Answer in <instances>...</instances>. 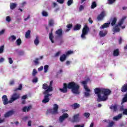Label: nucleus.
<instances>
[{
	"mask_svg": "<svg viewBox=\"0 0 127 127\" xmlns=\"http://www.w3.org/2000/svg\"><path fill=\"white\" fill-rule=\"evenodd\" d=\"M81 84L82 85H84V89L86 92H91V90L88 88V86H87V82L86 81H83L81 82Z\"/></svg>",
	"mask_w": 127,
	"mask_h": 127,
	"instance_id": "2eb2a0df",
	"label": "nucleus"
},
{
	"mask_svg": "<svg viewBox=\"0 0 127 127\" xmlns=\"http://www.w3.org/2000/svg\"><path fill=\"white\" fill-rule=\"evenodd\" d=\"M85 127V125L82 124V125H76L74 126V127Z\"/></svg>",
	"mask_w": 127,
	"mask_h": 127,
	"instance_id": "864d4df0",
	"label": "nucleus"
},
{
	"mask_svg": "<svg viewBox=\"0 0 127 127\" xmlns=\"http://www.w3.org/2000/svg\"><path fill=\"white\" fill-rule=\"evenodd\" d=\"M53 29H52V31L49 35V39L51 40L52 43H54V41L53 40V38H54V36H53V33H52Z\"/></svg>",
	"mask_w": 127,
	"mask_h": 127,
	"instance_id": "b1692460",
	"label": "nucleus"
},
{
	"mask_svg": "<svg viewBox=\"0 0 127 127\" xmlns=\"http://www.w3.org/2000/svg\"><path fill=\"white\" fill-rule=\"evenodd\" d=\"M16 3H11L10 4V7L11 9H14V8H15V7H16Z\"/></svg>",
	"mask_w": 127,
	"mask_h": 127,
	"instance_id": "2f4dec72",
	"label": "nucleus"
},
{
	"mask_svg": "<svg viewBox=\"0 0 127 127\" xmlns=\"http://www.w3.org/2000/svg\"><path fill=\"white\" fill-rule=\"evenodd\" d=\"M84 117H85V118H86V119H88V118H89V117H90V114L89 113L86 112L84 114Z\"/></svg>",
	"mask_w": 127,
	"mask_h": 127,
	"instance_id": "a18cd8bd",
	"label": "nucleus"
},
{
	"mask_svg": "<svg viewBox=\"0 0 127 127\" xmlns=\"http://www.w3.org/2000/svg\"><path fill=\"white\" fill-rule=\"evenodd\" d=\"M9 84L11 85H14V80H11L9 82Z\"/></svg>",
	"mask_w": 127,
	"mask_h": 127,
	"instance_id": "680f3d73",
	"label": "nucleus"
},
{
	"mask_svg": "<svg viewBox=\"0 0 127 127\" xmlns=\"http://www.w3.org/2000/svg\"><path fill=\"white\" fill-rule=\"evenodd\" d=\"M12 115H14V111L13 110H10L6 112L4 115V118H9V117H11Z\"/></svg>",
	"mask_w": 127,
	"mask_h": 127,
	"instance_id": "f8f14e48",
	"label": "nucleus"
},
{
	"mask_svg": "<svg viewBox=\"0 0 127 127\" xmlns=\"http://www.w3.org/2000/svg\"><path fill=\"white\" fill-rule=\"evenodd\" d=\"M28 126L31 127V121H29L28 122Z\"/></svg>",
	"mask_w": 127,
	"mask_h": 127,
	"instance_id": "338daca9",
	"label": "nucleus"
},
{
	"mask_svg": "<svg viewBox=\"0 0 127 127\" xmlns=\"http://www.w3.org/2000/svg\"><path fill=\"white\" fill-rule=\"evenodd\" d=\"M66 27L68 29H66V31L68 32V31H69L71 29V27H73V24H69L66 25Z\"/></svg>",
	"mask_w": 127,
	"mask_h": 127,
	"instance_id": "7c9ffc66",
	"label": "nucleus"
},
{
	"mask_svg": "<svg viewBox=\"0 0 127 127\" xmlns=\"http://www.w3.org/2000/svg\"><path fill=\"white\" fill-rule=\"evenodd\" d=\"M59 109V106H58V105L54 104L53 105V108L49 109L48 111V113H49L52 115H58V114H59V112H58Z\"/></svg>",
	"mask_w": 127,
	"mask_h": 127,
	"instance_id": "423d86ee",
	"label": "nucleus"
},
{
	"mask_svg": "<svg viewBox=\"0 0 127 127\" xmlns=\"http://www.w3.org/2000/svg\"><path fill=\"white\" fill-rule=\"evenodd\" d=\"M73 3V0H68L67 1V5L70 6Z\"/></svg>",
	"mask_w": 127,
	"mask_h": 127,
	"instance_id": "de8ad7c7",
	"label": "nucleus"
},
{
	"mask_svg": "<svg viewBox=\"0 0 127 127\" xmlns=\"http://www.w3.org/2000/svg\"><path fill=\"white\" fill-rule=\"evenodd\" d=\"M4 51V45H3L0 47V54H2Z\"/></svg>",
	"mask_w": 127,
	"mask_h": 127,
	"instance_id": "f704fd0d",
	"label": "nucleus"
},
{
	"mask_svg": "<svg viewBox=\"0 0 127 127\" xmlns=\"http://www.w3.org/2000/svg\"><path fill=\"white\" fill-rule=\"evenodd\" d=\"M90 92H84V95L85 96V97H89V96H90V93H89Z\"/></svg>",
	"mask_w": 127,
	"mask_h": 127,
	"instance_id": "6e6d98bb",
	"label": "nucleus"
},
{
	"mask_svg": "<svg viewBox=\"0 0 127 127\" xmlns=\"http://www.w3.org/2000/svg\"><path fill=\"white\" fill-rule=\"evenodd\" d=\"M88 21L90 23H91L92 24V23H93V20H92V19L91 18V17H89L88 19Z\"/></svg>",
	"mask_w": 127,
	"mask_h": 127,
	"instance_id": "e2e57ef3",
	"label": "nucleus"
},
{
	"mask_svg": "<svg viewBox=\"0 0 127 127\" xmlns=\"http://www.w3.org/2000/svg\"><path fill=\"white\" fill-rule=\"evenodd\" d=\"M42 13L43 16H45L46 17L48 16V13L46 11H43Z\"/></svg>",
	"mask_w": 127,
	"mask_h": 127,
	"instance_id": "a19ab883",
	"label": "nucleus"
},
{
	"mask_svg": "<svg viewBox=\"0 0 127 127\" xmlns=\"http://www.w3.org/2000/svg\"><path fill=\"white\" fill-rule=\"evenodd\" d=\"M55 34L58 37H62L63 36V30L62 28L59 29L56 31Z\"/></svg>",
	"mask_w": 127,
	"mask_h": 127,
	"instance_id": "9b49d317",
	"label": "nucleus"
},
{
	"mask_svg": "<svg viewBox=\"0 0 127 127\" xmlns=\"http://www.w3.org/2000/svg\"><path fill=\"white\" fill-rule=\"evenodd\" d=\"M8 60L9 64H12V63H13V61H12V59H11V58H8Z\"/></svg>",
	"mask_w": 127,
	"mask_h": 127,
	"instance_id": "09e8293b",
	"label": "nucleus"
},
{
	"mask_svg": "<svg viewBox=\"0 0 127 127\" xmlns=\"http://www.w3.org/2000/svg\"><path fill=\"white\" fill-rule=\"evenodd\" d=\"M69 117V115L67 113H64L63 115L60 117L59 121L60 123H63L65 121V119H67Z\"/></svg>",
	"mask_w": 127,
	"mask_h": 127,
	"instance_id": "6e6552de",
	"label": "nucleus"
},
{
	"mask_svg": "<svg viewBox=\"0 0 127 127\" xmlns=\"http://www.w3.org/2000/svg\"><path fill=\"white\" fill-rule=\"evenodd\" d=\"M52 85H53V80L50 81L48 88L43 93V95H44V100L42 101V103L43 104H47V103H49V101H50V98H49V97L52 96V94H50L49 93L53 91Z\"/></svg>",
	"mask_w": 127,
	"mask_h": 127,
	"instance_id": "7ed1b4c3",
	"label": "nucleus"
},
{
	"mask_svg": "<svg viewBox=\"0 0 127 127\" xmlns=\"http://www.w3.org/2000/svg\"><path fill=\"white\" fill-rule=\"evenodd\" d=\"M84 7L83 5H81L79 8V11H82L84 9Z\"/></svg>",
	"mask_w": 127,
	"mask_h": 127,
	"instance_id": "3c124183",
	"label": "nucleus"
},
{
	"mask_svg": "<svg viewBox=\"0 0 127 127\" xmlns=\"http://www.w3.org/2000/svg\"><path fill=\"white\" fill-rule=\"evenodd\" d=\"M4 61V59L3 58H1L0 59V63H2Z\"/></svg>",
	"mask_w": 127,
	"mask_h": 127,
	"instance_id": "69168bd1",
	"label": "nucleus"
},
{
	"mask_svg": "<svg viewBox=\"0 0 127 127\" xmlns=\"http://www.w3.org/2000/svg\"><path fill=\"white\" fill-rule=\"evenodd\" d=\"M31 32V31H30V30H27V31L26 32V34H25V38H28V37H29V36H30Z\"/></svg>",
	"mask_w": 127,
	"mask_h": 127,
	"instance_id": "473e14b6",
	"label": "nucleus"
},
{
	"mask_svg": "<svg viewBox=\"0 0 127 127\" xmlns=\"http://www.w3.org/2000/svg\"><path fill=\"white\" fill-rule=\"evenodd\" d=\"M66 58H67V56L65 54H63L60 58V60L61 62H64L65 60H66Z\"/></svg>",
	"mask_w": 127,
	"mask_h": 127,
	"instance_id": "4be33fe9",
	"label": "nucleus"
},
{
	"mask_svg": "<svg viewBox=\"0 0 127 127\" xmlns=\"http://www.w3.org/2000/svg\"><path fill=\"white\" fill-rule=\"evenodd\" d=\"M126 18H127V17H123L121 20H120L118 24L115 25V27L113 28V32L114 33H116V32H120V31H121V29L119 28V26H122V24L124 23Z\"/></svg>",
	"mask_w": 127,
	"mask_h": 127,
	"instance_id": "20e7f679",
	"label": "nucleus"
},
{
	"mask_svg": "<svg viewBox=\"0 0 127 127\" xmlns=\"http://www.w3.org/2000/svg\"><path fill=\"white\" fill-rule=\"evenodd\" d=\"M89 31H90V28L88 26V25L86 24L82 29L81 38L82 39H86V35H87L89 33Z\"/></svg>",
	"mask_w": 127,
	"mask_h": 127,
	"instance_id": "39448f33",
	"label": "nucleus"
},
{
	"mask_svg": "<svg viewBox=\"0 0 127 127\" xmlns=\"http://www.w3.org/2000/svg\"><path fill=\"white\" fill-rule=\"evenodd\" d=\"M31 108H32L31 106H29L28 107L26 106H25L23 108L22 111L24 113L26 112V111H27V112H29V111H30V110H31Z\"/></svg>",
	"mask_w": 127,
	"mask_h": 127,
	"instance_id": "6ab92c4d",
	"label": "nucleus"
},
{
	"mask_svg": "<svg viewBox=\"0 0 127 127\" xmlns=\"http://www.w3.org/2000/svg\"><path fill=\"white\" fill-rule=\"evenodd\" d=\"M110 24H111V22L109 23H105L103 25L100 27L101 29H104V28H108L110 26Z\"/></svg>",
	"mask_w": 127,
	"mask_h": 127,
	"instance_id": "a211bd4d",
	"label": "nucleus"
},
{
	"mask_svg": "<svg viewBox=\"0 0 127 127\" xmlns=\"http://www.w3.org/2000/svg\"><path fill=\"white\" fill-rule=\"evenodd\" d=\"M43 70V66H41L40 67L38 68V71L40 72V71H42Z\"/></svg>",
	"mask_w": 127,
	"mask_h": 127,
	"instance_id": "052dcab7",
	"label": "nucleus"
},
{
	"mask_svg": "<svg viewBox=\"0 0 127 127\" xmlns=\"http://www.w3.org/2000/svg\"><path fill=\"white\" fill-rule=\"evenodd\" d=\"M127 84H124L121 88V92H122V93H125L127 92Z\"/></svg>",
	"mask_w": 127,
	"mask_h": 127,
	"instance_id": "393cba45",
	"label": "nucleus"
},
{
	"mask_svg": "<svg viewBox=\"0 0 127 127\" xmlns=\"http://www.w3.org/2000/svg\"><path fill=\"white\" fill-rule=\"evenodd\" d=\"M49 66L48 65L46 64L44 66V73H47L48 71V68Z\"/></svg>",
	"mask_w": 127,
	"mask_h": 127,
	"instance_id": "58836bf2",
	"label": "nucleus"
},
{
	"mask_svg": "<svg viewBox=\"0 0 127 127\" xmlns=\"http://www.w3.org/2000/svg\"><path fill=\"white\" fill-rule=\"evenodd\" d=\"M71 108H72L74 110H76V109H79L80 108V104L78 103H74L73 104L70 106Z\"/></svg>",
	"mask_w": 127,
	"mask_h": 127,
	"instance_id": "aec40b11",
	"label": "nucleus"
},
{
	"mask_svg": "<svg viewBox=\"0 0 127 127\" xmlns=\"http://www.w3.org/2000/svg\"><path fill=\"white\" fill-rule=\"evenodd\" d=\"M113 56L114 57H117V56H119L120 55V50L119 49H116L113 51Z\"/></svg>",
	"mask_w": 127,
	"mask_h": 127,
	"instance_id": "f3484780",
	"label": "nucleus"
},
{
	"mask_svg": "<svg viewBox=\"0 0 127 127\" xmlns=\"http://www.w3.org/2000/svg\"><path fill=\"white\" fill-rule=\"evenodd\" d=\"M18 90H22V84H20L18 88H15L14 89V92H16Z\"/></svg>",
	"mask_w": 127,
	"mask_h": 127,
	"instance_id": "c9c22d12",
	"label": "nucleus"
},
{
	"mask_svg": "<svg viewBox=\"0 0 127 127\" xmlns=\"http://www.w3.org/2000/svg\"><path fill=\"white\" fill-rule=\"evenodd\" d=\"M106 16V12L105 11H103L101 12V13L98 15L97 16V20H103L104 19V17Z\"/></svg>",
	"mask_w": 127,
	"mask_h": 127,
	"instance_id": "1a4fd4ad",
	"label": "nucleus"
},
{
	"mask_svg": "<svg viewBox=\"0 0 127 127\" xmlns=\"http://www.w3.org/2000/svg\"><path fill=\"white\" fill-rule=\"evenodd\" d=\"M48 85L46 83H44L43 84V89H44V90H47V89H48Z\"/></svg>",
	"mask_w": 127,
	"mask_h": 127,
	"instance_id": "ea45409f",
	"label": "nucleus"
},
{
	"mask_svg": "<svg viewBox=\"0 0 127 127\" xmlns=\"http://www.w3.org/2000/svg\"><path fill=\"white\" fill-rule=\"evenodd\" d=\"M16 44L17 46H20V45L21 44V39L20 38L18 39L16 41Z\"/></svg>",
	"mask_w": 127,
	"mask_h": 127,
	"instance_id": "e433bc0d",
	"label": "nucleus"
},
{
	"mask_svg": "<svg viewBox=\"0 0 127 127\" xmlns=\"http://www.w3.org/2000/svg\"><path fill=\"white\" fill-rule=\"evenodd\" d=\"M54 20L50 19L48 22V25L49 26H54Z\"/></svg>",
	"mask_w": 127,
	"mask_h": 127,
	"instance_id": "c85d7f7f",
	"label": "nucleus"
},
{
	"mask_svg": "<svg viewBox=\"0 0 127 127\" xmlns=\"http://www.w3.org/2000/svg\"><path fill=\"white\" fill-rule=\"evenodd\" d=\"M57 1L59 2V3H64V0H57Z\"/></svg>",
	"mask_w": 127,
	"mask_h": 127,
	"instance_id": "603ef678",
	"label": "nucleus"
},
{
	"mask_svg": "<svg viewBox=\"0 0 127 127\" xmlns=\"http://www.w3.org/2000/svg\"><path fill=\"white\" fill-rule=\"evenodd\" d=\"M21 99H22V100H25V99H27V95H23Z\"/></svg>",
	"mask_w": 127,
	"mask_h": 127,
	"instance_id": "13d9d810",
	"label": "nucleus"
},
{
	"mask_svg": "<svg viewBox=\"0 0 127 127\" xmlns=\"http://www.w3.org/2000/svg\"><path fill=\"white\" fill-rule=\"evenodd\" d=\"M60 53H61V52L60 51L58 52L55 55V57H58V56H59V55H60Z\"/></svg>",
	"mask_w": 127,
	"mask_h": 127,
	"instance_id": "4d7b16f0",
	"label": "nucleus"
},
{
	"mask_svg": "<svg viewBox=\"0 0 127 127\" xmlns=\"http://www.w3.org/2000/svg\"><path fill=\"white\" fill-rule=\"evenodd\" d=\"M118 21V19L117 17H115L113 18H111L110 19V23L111 24L112 26H114V25H116V24L117 23V21Z\"/></svg>",
	"mask_w": 127,
	"mask_h": 127,
	"instance_id": "4468645a",
	"label": "nucleus"
},
{
	"mask_svg": "<svg viewBox=\"0 0 127 127\" xmlns=\"http://www.w3.org/2000/svg\"><path fill=\"white\" fill-rule=\"evenodd\" d=\"M127 93L124 95V97L122 99L121 104L123 105L124 103H127Z\"/></svg>",
	"mask_w": 127,
	"mask_h": 127,
	"instance_id": "a878e982",
	"label": "nucleus"
},
{
	"mask_svg": "<svg viewBox=\"0 0 127 127\" xmlns=\"http://www.w3.org/2000/svg\"><path fill=\"white\" fill-rule=\"evenodd\" d=\"M6 21H7L8 22H10V20H11V19H10V17L9 16H7L6 17Z\"/></svg>",
	"mask_w": 127,
	"mask_h": 127,
	"instance_id": "5fc2aeb1",
	"label": "nucleus"
},
{
	"mask_svg": "<svg viewBox=\"0 0 127 127\" xmlns=\"http://www.w3.org/2000/svg\"><path fill=\"white\" fill-rule=\"evenodd\" d=\"M122 117H123V114H120L117 116L114 117L113 120H114V121H118L120 119H122Z\"/></svg>",
	"mask_w": 127,
	"mask_h": 127,
	"instance_id": "bb28decb",
	"label": "nucleus"
},
{
	"mask_svg": "<svg viewBox=\"0 0 127 127\" xmlns=\"http://www.w3.org/2000/svg\"><path fill=\"white\" fill-rule=\"evenodd\" d=\"M36 74H37V70H36L35 69H34L33 70V72H32L33 77H35Z\"/></svg>",
	"mask_w": 127,
	"mask_h": 127,
	"instance_id": "c03bdc74",
	"label": "nucleus"
},
{
	"mask_svg": "<svg viewBox=\"0 0 127 127\" xmlns=\"http://www.w3.org/2000/svg\"><path fill=\"white\" fill-rule=\"evenodd\" d=\"M20 98V94L19 93H13L10 98V99L9 100V104H11L14 101H16V100H18Z\"/></svg>",
	"mask_w": 127,
	"mask_h": 127,
	"instance_id": "0eeeda50",
	"label": "nucleus"
},
{
	"mask_svg": "<svg viewBox=\"0 0 127 127\" xmlns=\"http://www.w3.org/2000/svg\"><path fill=\"white\" fill-rule=\"evenodd\" d=\"M73 53H74V52L73 51L70 50L66 53L65 55L67 56V55H70V54H73Z\"/></svg>",
	"mask_w": 127,
	"mask_h": 127,
	"instance_id": "37998d69",
	"label": "nucleus"
},
{
	"mask_svg": "<svg viewBox=\"0 0 127 127\" xmlns=\"http://www.w3.org/2000/svg\"><path fill=\"white\" fill-rule=\"evenodd\" d=\"M115 125V122L111 121L109 123L108 125L106 127H113Z\"/></svg>",
	"mask_w": 127,
	"mask_h": 127,
	"instance_id": "4c0bfd02",
	"label": "nucleus"
},
{
	"mask_svg": "<svg viewBox=\"0 0 127 127\" xmlns=\"http://www.w3.org/2000/svg\"><path fill=\"white\" fill-rule=\"evenodd\" d=\"M123 115H127V109H125L123 111Z\"/></svg>",
	"mask_w": 127,
	"mask_h": 127,
	"instance_id": "0e129e2a",
	"label": "nucleus"
},
{
	"mask_svg": "<svg viewBox=\"0 0 127 127\" xmlns=\"http://www.w3.org/2000/svg\"><path fill=\"white\" fill-rule=\"evenodd\" d=\"M79 116H80V114H79L75 115L73 117V119L72 120V123H77L78 122H79V121H80V119H79Z\"/></svg>",
	"mask_w": 127,
	"mask_h": 127,
	"instance_id": "ddd939ff",
	"label": "nucleus"
},
{
	"mask_svg": "<svg viewBox=\"0 0 127 127\" xmlns=\"http://www.w3.org/2000/svg\"><path fill=\"white\" fill-rule=\"evenodd\" d=\"M110 109L113 110L114 112H117L118 111V105H112L110 106Z\"/></svg>",
	"mask_w": 127,
	"mask_h": 127,
	"instance_id": "cd10ccee",
	"label": "nucleus"
},
{
	"mask_svg": "<svg viewBox=\"0 0 127 127\" xmlns=\"http://www.w3.org/2000/svg\"><path fill=\"white\" fill-rule=\"evenodd\" d=\"M8 40L9 41H14V40H16V37L14 35H11L8 38Z\"/></svg>",
	"mask_w": 127,
	"mask_h": 127,
	"instance_id": "c756f323",
	"label": "nucleus"
},
{
	"mask_svg": "<svg viewBox=\"0 0 127 127\" xmlns=\"http://www.w3.org/2000/svg\"><path fill=\"white\" fill-rule=\"evenodd\" d=\"M95 7H97V3L96 2V1H93L92 2V3L91 4V8L92 9H94Z\"/></svg>",
	"mask_w": 127,
	"mask_h": 127,
	"instance_id": "72a5a7b5",
	"label": "nucleus"
},
{
	"mask_svg": "<svg viewBox=\"0 0 127 127\" xmlns=\"http://www.w3.org/2000/svg\"><path fill=\"white\" fill-rule=\"evenodd\" d=\"M40 41H39V37H38V36H36L35 39L34 41V43L35 44V45H36V46H37L39 43H40Z\"/></svg>",
	"mask_w": 127,
	"mask_h": 127,
	"instance_id": "5701e85b",
	"label": "nucleus"
},
{
	"mask_svg": "<svg viewBox=\"0 0 127 127\" xmlns=\"http://www.w3.org/2000/svg\"><path fill=\"white\" fill-rule=\"evenodd\" d=\"M81 26L82 25H81V24H76L74 26L72 30H73V31H77V30H80L81 29Z\"/></svg>",
	"mask_w": 127,
	"mask_h": 127,
	"instance_id": "dca6fc26",
	"label": "nucleus"
},
{
	"mask_svg": "<svg viewBox=\"0 0 127 127\" xmlns=\"http://www.w3.org/2000/svg\"><path fill=\"white\" fill-rule=\"evenodd\" d=\"M4 33V30H2L1 31H0V35H2Z\"/></svg>",
	"mask_w": 127,
	"mask_h": 127,
	"instance_id": "774afa93",
	"label": "nucleus"
},
{
	"mask_svg": "<svg viewBox=\"0 0 127 127\" xmlns=\"http://www.w3.org/2000/svg\"><path fill=\"white\" fill-rule=\"evenodd\" d=\"M68 89L69 90H71L73 94H80V91H79L80 85L75 82L71 81L68 84L64 83L63 84V88H60L59 90L62 93H67V92H68Z\"/></svg>",
	"mask_w": 127,
	"mask_h": 127,
	"instance_id": "f03ea898",
	"label": "nucleus"
},
{
	"mask_svg": "<svg viewBox=\"0 0 127 127\" xmlns=\"http://www.w3.org/2000/svg\"><path fill=\"white\" fill-rule=\"evenodd\" d=\"M107 33L108 32L107 31H105V32L103 31H100L99 34L100 37H105V36L107 35Z\"/></svg>",
	"mask_w": 127,
	"mask_h": 127,
	"instance_id": "412c9836",
	"label": "nucleus"
},
{
	"mask_svg": "<svg viewBox=\"0 0 127 127\" xmlns=\"http://www.w3.org/2000/svg\"><path fill=\"white\" fill-rule=\"evenodd\" d=\"M33 83H37L38 82V78L37 77H35L33 80H32Z\"/></svg>",
	"mask_w": 127,
	"mask_h": 127,
	"instance_id": "8fccbe9b",
	"label": "nucleus"
},
{
	"mask_svg": "<svg viewBox=\"0 0 127 127\" xmlns=\"http://www.w3.org/2000/svg\"><path fill=\"white\" fill-rule=\"evenodd\" d=\"M39 60V59L36 58V60L34 61V63L36 64H39V63H38Z\"/></svg>",
	"mask_w": 127,
	"mask_h": 127,
	"instance_id": "bf43d9fd",
	"label": "nucleus"
},
{
	"mask_svg": "<svg viewBox=\"0 0 127 127\" xmlns=\"http://www.w3.org/2000/svg\"><path fill=\"white\" fill-rule=\"evenodd\" d=\"M18 55L19 56H22L24 55V51H20L18 52Z\"/></svg>",
	"mask_w": 127,
	"mask_h": 127,
	"instance_id": "79ce46f5",
	"label": "nucleus"
},
{
	"mask_svg": "<svg viewBox=\"0 0 127 127\" xmlns=\"http://www.w3.org/2000/svg\"><path fill=\"white\" fill-rule=\"evenodd\" d=\"M108 1L109 4H113L116 1V0H108Z\"/></svg>",
	"mask_w": 127,
	"mask_h": 127,
	"instance_id": "49530a36",
	"label": "nucleus"
},
{
	"mask_svg": "<svg viewBox=\"0 0 127 127\" xmlns=\"http://www.w3.org/2000/svg\"><path fill=\"white\" fill-rule=\"evenodd\" d=\"M94 93L97 95V101L100 102L107 101L112 91L108 88H96L94 89Z\"/></svg>",
	"mask_w": 127,
	"mask_h": 127,
	"instance_id": "f257e3e1",
	"label": "nucleus"
},
{
	"mask_svg": "<svg viewBox=\"0 0 127 127\" xmlns=\"http://www.w3.org/2000/svg\"><path fill=\"white\" fill-rule=\"evenodd\" d=\"M2 101L3 102V105H7V104H9V101H8V99L7 98V96L6 95H4L2 97Z\"/></svg>",
	"mask_w": 127,
	"mask_h": 127,
	"instance_id": "9d476101",
	"label": "nucleus"
}]
</instances>
